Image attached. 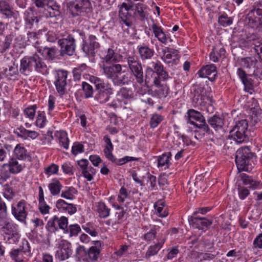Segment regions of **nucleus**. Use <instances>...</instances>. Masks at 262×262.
I'll return each mask as SVG.
<instances>
[{
  "instance_id": "09e8293b",
  "label": "nucleus",
  "mask_w": 262,
  "mask_h": 262,
  "mask_svg": "<svg viewBox=\"0 0 262 262\" xmlns=\"http://www.w3.org/2000/svg\"><path fill=\"white\" fill-rule=\"evenodd\" d=\"M13 38L11 35L6 36L0 43V52L2 54L8 51L10 48Z\"/></svg>"
},
{
  "instance_id": "9b49d317",
  "label": "nucleus",
  "mask_w": 262,
  "mask_h": 262,
  "mask_svg": "<svg viewBox=\"0 0 262 262\" xmlns=\"http://www.w3.org/2000/svg\"><path fill=\"white\" fill-rule=\"evenodd\" d=\"M99 48L98 39L93 35H89L87 39L83 40L82 50L86 55L94 56Z\"/></svg>"
},
{
  "instance_id": "de8ad7c7",
  "label": "nucleus",
  "mask_w": 262,
  "mask_h": 262,
  "mask_svg": "<svg viewBox=\"0 0 262 262\" xmlns=\"http://www.w3.org/2000/svg\"><path fill=\"white\" fill-rule=\"evenodd\" d=\"M81 231V227L78 224H71L66 230L64 234H68L69 237H72L77 236Z\"/></svg>"
},
{
  "instance_id": "ddd939ff",
  "label": "nucleus",
  "mask_w": 262,
  "mask_h": 262,
  "mask_svg": "<svg viewBox=\"0 0 262 262\" xmlns=\"http://www.w3.org/2000/svg\"><path fill=\"white\" fill-rule=\"evenodd\" d=\"M246 19L250 27L259 29L262 27V10L253 7L247 14Z\"/></svg>"
},
{
  "instance_id": "58836bf2",
  "label": "nucleus",
  "mask_w": 262,
  "mask_h": 262,
  "mask_svg": "<svg viewBox=\"0 0 262 262\" xmlns=\"http://www.w3.org/2000/svg\"><path fill=\"white\" fill-rule=\"evenodd\" d=\"M88 250L84 246L78 245L75 250V257L79 261L88 262Z\"/></svg>"
},
{
  "instance_id": "473e14b6",
  "label": "nucleus",
  "mask_w": 262,
  "mask_h": 262,
  "mask_svg": "<svg viewBox=\"0 0 262 262\" xmlns=\"http://www.w3.org/2000/svg\"><path fill=\"white\" fill-rule=\"evenodd\" d=\"M89 80L95 85L96 90L97 91L111 88L110 84L105 83L104 80L99 77L95 76H90Z\"/></svg>"
},
{
  "instance_id": "393cba45",
  "label": "nucleus",
  "mask_w": 262,
  "mask_h": 262,
  "mask_svg": "<svg viewBox=\"0 0 262 262\" xmlns=\"http://www.w3.org/2000/svg\"><path fill=\"white\" fill-rule=\"evenodd\" d=\"M94 245L88 250V262L96 261L101 252V244L100 241H94Z\"/></svg>"
},
{
  "instance_id": "c85d7f7f",
  "label": "nucleus",
  "mask_w": 262,
  "mask_h": 262,
  "mask_svg": "<svg viewBox=\"0 0 262 262\" xmlns=\"http://www.w3.org/2000/svg\"><path fill=\"white\" fill-rule=\"evenodd\" d=\"M38 209L42 214H49L51 207L47 204L44 199L43 190L41 186L38 188Z\"/></svg>"
},
{
  "instance_id": "2eb2a0df",
  "label": "nucleus",
  "mask_w": 262,
  "mask_h": 262,
  "mask_svg": "<svg viewBox=\"0 0 262 262\" xmlns=\"http://www.w3.org/2000/svg\"><path fill=\"white\" fill-rule=\"evenodd\" d=\"M106 64L104 63L100 64V67L103 71L102 73L107 79H111L113 82H115L117 74H120L122 71V65L112 64L108 66Z\"/></svg>"
},
{
  "instance_id": "c756f323",
  "label": "nucleus",
  "mask_w": 262,
  "mask_h": 262,
  "mask_svg": "<svg viewBox=\"0 0 262 262\" xmlns=\"http://www.w3.org/2000/svg\"><path fill=\"white\" fill-rule=\"evenodd\" d=\"M120 56L115 52L111 48L108 49L105 52L104 56L102 57L101 63H109L111 62H117L119 61Z\"/></svg>"
},
{
  "instance_id": "a18cd8bd",
  "label": "nucleus",
  "mask_w": 262,
  "mask_h": 262,
  "mask_svg": "<svg viewBox=\"0 0 262 262\" xmlns=\"http://www.w3.org/2000/svg\"><path fill=\"white\" fill-rule=\"evenodd\" d=\"M57 221L58 216L57 215H54L48 221L46 226V229L48 232L52 233L58 231Z\"/></svg>"
},
{
  "instance_id": "f257e3e1",
  "label": "nucleus",
  "mask_w": 262,
  "mask_h": 262,
  "mask_svg": "<svg viewBox=\"0 0 262 262\" xmlns=\"http://www.w3.org/2000/svg\"><path fill=\"white\" fill-rule=\"evenodd\" d=\"M241 66L247 70V73L242 68L237 70V74L245 86V89L250 94L253 91V80L250 76L260 77L262 75V62L255 57H246L241 58Z\"/></svg>"
},
{
  "instance_id": "c03bdc74",
  "label": "nucleus",
  "mask_w": 262,
  "mask_h": 262,
  "mask_svg": "<svg viewBox=\"0 0 262 262\" xmlns=\"http://www.w3.org/2000/svg\"><path fill=\"white\" fill-rule=\"evenodd\" d=\"M171 156L170 152H165L158 158V167H164V169L168 168L170 162L169 158Z\"/></svg>"
},
{
  "instance_id": "3c124183",
  "label": "nucleus",
  "mask_w": 262,
  "mask_h": 262,
  "mask_svg": "<svg viewBox=\"0 0 262 262\" xmlns=\"http://www.w3.org/2000/svg\"><path fill=\"white\" fill-rule=\"evenodd\" d=\"M2 73L6 77L11 78L12 77L16 75L18 73L17 66L14 63L9 67V69L5 68L2 72Z\"/></svg>"
},
{
  "instance_id": "2f4dec72",
  "label": "nucleus",
  "mask_w": 262,
  "mask_h": 262,
  "mask_svg": "<svg viewBox=\"0 0 262 262\" xmlns=\"http://www.w3.org/2000/svg\"><path fill=\"white\" fill-rule=\"evenodd\" d=\"M166 239L165 237H161L159 239V242L157 244L150 246L146 252L145 257L146 258H149L152 256L156 255L163 247Z\"/></svg>"
},
{
  "instance_id": "b1692460",
  "label": "nucleus",
  "mask_w": 262,
  "mask_h": 262,
  "mask_svg": "<svg viewBox=\"0 0 262 262\" xmlns=\"http://www.w3.org/2000/svg\"><path fill=\"white\" fill-rule=\"evenodd\" d=\"M13 157L20 161L31 160V156L27 149L20 144H18L15 147Z\"/></svg>"
},
{
  "instance_id": "0eeeda50",
  "label": "nucleus",
  "mask_w": 262,
  "mask_h": 262,
  "mask_svg": "<svg viewBox=\"0 0 262 262\" xmlns=\"http://www.w3.org/2000/svg\"><path fill=\"white\" fill-rule=\"evenodd\" d=\"M31 255V247L28 241L23 239L21 245L16 249H12L9 256L13 262H27Z\"/></svg>"
},
{
  "instance_id": "423d86ee",
  "label": "nucleus",
  "mask_w": 262,
  "mask_h": 262,
  "mask_svg": "<svg viewBox=\"0 0 262 262\" xmlns=\"http://www.w3.org/2000/svg\"><path fill=\"white\" fill-rule=\"evenodd\" d=\"M69 8L73 17L88 16L93 11L90 0H74L70 3Z\"/></svg>"
},
{
  "instance_id": "ea45409f",
  "label": "nucleus",
  "mask_w": 262,
  "mask_h": 262,
  "mask_svg": "<svg viewBox=\"0 0 262 262\" xmlns=\"http://www.w3.org/2000/svg\"><path fill=\"white\" fill-rule=\"evenodd\" d=\"M97 211L99 216L101 218H106L110 215V209L102 202L97 203Z\"/></svg>"
},
{
  "instance_id": "20e7f679",
  "label": "nucleus",
  "mask_w": 262,
  "mask_h": 262,
  "mask_svg": "<svg viewBox=\"0 0 262 262\" xmlns=\"http://www.w3.org/2000/svg\"><path fill=\"white\" fill-rule=\"evenodd\" d=\"M255 154L248 146H243L236 152L235 163L238 171H250L255 165Z\"/></svg>"
},
{
  "instance_id": "1a4fd4ad",
  "label": "nucleus",
  "mask_w": 262,
  "mask_h": 262,
  "mask_svg": "<svg viewBox=\"0 0 262 262\" xmlns=\"http://www.w3.org/2000/svg\"><path fill=\"white\" fill-rule=\"evenodd\" d=\"M248 121L246 119L241 120L236 123L230 132V136L235 142L243 143L247 140L246 134L248 129Z\"/></svg>"
},
{
  "instance_id": "4d7b16f0",
  "label": "nucleus",
  "mask_w": 262,
  "mask_h": 262,
  "mask_svg": "<svg viewBox=\"0 0 262 262\" xmlns=\"http://www.w3.org/2000/svg\"><path fill=\"white\" fill-rule=\"evenodd\" d=\"M46 122L47 119L45 113L39 111L36 120V126L40 128L43 127L46 125Z\"/></svg>"
},
{
  "instance_id": "7c9ffc66",
  "label": "nucleus",
  "mask_w": 262,
  "mask_h": 262,
  "mask_svg": "<svg viewBox=\"0 0 262 262\" xmlns=\"http://www.w3.org/2000/svg\"><path fill=\"white\" fill-rule=\"evenodd\" d=\"M151 28L153 31L155 36L157 38L158 40L161 43L166 45L167 43L168 37L163 31L161 27L158 26L156 24H153L151 25Z\"/></svg>"
},
{
  "instance_id": "864d4df0",
  "label": "nucleus",
  "mask_w": 262,
  "mask_h": 262,
  "mask_svg": "<svg viewBox=\"0 0 262 262\" xmlns=\"http://www.w3.org/2000/svg\"><path fill=\"white\" fill-rule=\"evenodd\" d=\"M232 22V18L228 17L227 14L225 13L220 15L218 18L219 24L224 27L231 25Z\"/></svg>"
},
{
  "instance_id": "72a5a7b5",
  "label": "nucleus",
  "mask_w": 262,
  "mask_h": 262,
  "mask_svg": "<svg viewBox=\"0 0 262 262\" xmlns=\"http://www.w3.org/2000/svg\"><path fill=\"white\" fill-rule=\"evenodd\" d=\"M112 94V88L106 89L105 90L97 91L95 98L99 103H104L108 101L110 95Z\"/></svg>"
},
{
  "instance_id": "dca6fc26",
  "label": "nucleus",
  "mask_w": 262,
  "mask_h": 262,
  "mask_svg": "<svg viewBox=\"0 0 262 262\" xmlns=\"http://www.w3.org/2000/svg\"><path fill=\"white\" fill-rule=\"evenodd\" d=\"M151 64L152 67H147L146 68V73H151L153 74L156 73L157 76L155 77L162 78L163 81L166 80L169 78L168 73L165 70L163 65L159 60H157L155 62H152Z\"/></svg>"
},
{
  "instance_id": "6e6552de",
  "label": "nucleus",
  "mask_w": 262,
  "mask_h": 262,
  "mask_svg": "<svg viewBox=\"0 0 262 262\" xmlns=\"http://www.w3.org/2000/svg\"><path fill=\"white\" fill-rule=\"evenodd\" d=\"M58 45L60 47L61 56H72L76 50V40L72 34H67L62 35V38L58 40Z\"/></svg>"
},
{
  "instance_id": "13d9d810",
  "label": "nucleus",
  "mask_w": 262,
  "mask_h": 262,
  "mask_svg": "<svg viewBox=\"0 0 262 262\" xmlns=\"http://www.w3.org/2000/svg\"><path fill=\"white\" fill-rule=\"evenodd\" d=\"M147 186L150 190H155L157 189V178L155 176L148 174L147 181L146 183Z\"/></svg>"
},
{
  "instance_id": "5701e85b",
  "label": "nucleus",
  "mask_w": 262,
  "mask_h": 262,
  "mask_svg": "<svg viewBox=\"0 0 262 262\" xmlns=\"http://www.w3.org/2000/svg\"><path fill=\"white\" fill-rule=\"evenodd\" d=\"M8 167L9 172L10 173L16 174L20 173L25 167L18 161V159L13 157L11 158L8 162L3 165V167Z\"/></svg>"
},
{
  "instance_id": "5fc2aeb1",
  "label": "nucleus",
  "mask_w": 262,
  "mask_h": 262,
  "mask_svg": "<svg viewBox=\"0 0 262 262\" xmlns=\"http://www.w3.org/2000/svg\"><path fill=\"white\" fill-rule=\"evenodd\" d=\"M163 120V117L160 114H154L149 121V125L151 128H154L158 126V125Z\"/></svg>"
},
{
  "instance_id": "e2e57ef3",
  "label": "nucleus",
  "mask_w": 262,
  "mask_h": 262,
  "mask_svg": "<svg viewBox=\"0 0 262 262\" xmlns=\"http://www.w3.org/2000/svg\"><path fill=\"white\" fill-rule=\"evenodd\" d=\"M82 87L85 98H90L93 96V89L91 85L86 82H83Z\"/></svg>"
},
{
  "instance_id": "39448f33",
  "label": "nucleus",
  "mask_w": 262,
  "mask_h": 262,
  "mask_svg": "<svg viewBox=\"0 0 262 262\" xmlns=\"http://www.w3.org/2000/svg\"><path fill=\"white\" fill-rule=\"evenodd\" d=\"M127 68L131 74L134 77L137 83L143 85L144 83L148 85L147 75L144 77L143 69L141 61L136 55H129L126 58Z\"/></svg>"
},
{
  "instance_id": "37998d69",
  "label": "nucleus",
  "mask_w": 262,
  "mask_h": 262,
  "mask_svg": "<svg viewBox=\"0 0 262 262\" xmlns=\"http://www.w3.org/2000/svg\"><path fill=\"white\" fill-rule=\"evenodd\" d=\"M77 193V190L74 187H67L62 191L61 197L67 200H73L75 199Z\"/></svg>"
},
{
  "instance_id": "79ce46f5",
  "label": "nucleus",
  "mask_w": 262,
  "mask_h": 262,
  "mask_svg": "<svg viewBox=\"0 0 262 262\" xmlns=\"http://www.w3.org/2000/svg\"><path fill=\"white\" fill-rule=\"evenodd\" d=\"M149 227L150 229L149 231L146 233L143 236V239L147 242L154 240L159 231L160 227L159 225H150Z\"/></svg>"
},
{
  "instance_id": "0e129e2a",
  "label": "nucleus",
  "mask_w": 262,
  "mask_h": 262,
  "mask_svg": "<svg viewBox=\"0 0 262 262\" xmlns=\"http://www.w3.org/2000/svg\"><path fill=\"white\" fill-rule=\"evenodd\" d=\"M59 167L57 164L52 163L48 167L45 168V173L48 176L52 174H57Z\"/></svg>"
},
{
  "instance_id": "412c9836",
  "label": "nucleus",
  "mask_w": 262,
  "mask_h": 262,
  "mask_svg": "<svg viewBox=\"0 0 262 262\" xmlns=\"http://www.w3.org/2000/svg\"><path fill=\"white\" fill-rule=\"evenodd\" d=\"M78 165L81 168L83 177L89 181L93 179V175L96 173V169L92 166H89V161L86 159H81L78 161Z\"/></svg>"
},
{
  "instance_id": "f8f14e48",
  "label": "nucleus",
  "mask_w": 262,
  "mask_h": 262,
  "mask_svg": "<svg viewBox=\"0 0 262 262\" xmlns=\"http://www.w3.org/2000/svg\"><path fill=\"white\" fill-rule=\"evenodd\" d=\"M68 74L67 71L59 70L56 71L55 75L54 83L57 92L60 95H63L66 93Z\"/></svg>"
},
{
  "instance_id": "052dcab7",
  "label": "nucleus",
  "mask_w": 262,
  "mask_h": 262,
  "mask_svg": "<svg viewBox=\"0 0 262 262\" xmlns=\"http://www.w3.org/2000/svg\"><path fill=\"white\" fill-rule=\"evenodd\" d=\"M20 238V235L17 231L6 236L5 239L9 244H16L19 242Z\"/></svg>"
},
{
  "instance_id": "49530a36",
  "label": "nucleus",
  "mask_w": 262,
  "mask_h": 262,
  "mask_svg": "<svg viewBox=\"0 0 262 262\" xmlns=\"http://www.w3.org/2000/svg\"><path fill=\"white\" fill-rule=\"evenodd\" d=\"M241 180L245 185H249L252 189H256L258 187L259 182L254 181L246 173L241 174Z\"/></svg>"
},
{
  "instance_id": "f03ea898",
  "label": "nucleus",
  "mask_w": 262,
  "mask_h": 262,
  "mask_svg": "<svg viewBox=\"0 0 262 262\" xmlns=\"http://www.w3.org/2000/svg\"><path fill=\"white\" fill-rule=\"evenodd\" d=\"M145 7L142 4L138 3L132 5H128L123 3L120 7L119 16L121 20L122 27L124 31L129 34L134 33V24L132 18L144 20L146 13L144 12Z\"/></svg>"
},
{
  "instance_id": "8fccbe9b",
  "label": "nucleus",
  "mask_w": 262,
  "mask_h": 262,
  "mask_svg": "<svg viewBox=\"0 0 262 262\" xmlns=\"http://www.w3.org/2000/svg\"><path fill=\"white\" fill-rule=\"evenodd\" d=\"M2 231L7 236L10 234L17 231V226L12 222L5 221L4 223V225L2 227Z\"/></svg>"
},
{
  "instance_id": "6e6d98bb",
  "label": "nucleus",
  "mask_w": 262,
  "mask_h": 262,
  "mask_svg": "<svg viewBox=\"0 0 262 262\" xmlns=\"http://www.w3.org/2000/svg\"><path fill=\"white\" fill-rule=\"evenodd\" d=\"M167 254L165 256V258L167 259L171 260L177 257L178 253L180 252L178 246H173L171 248H169L167 249Z\"/></svg>"
},
{
  "instance_id": "bb28decb",
  "label": "nucleus",
  "mask_w": 262,
  "mask_h": 262,
  "mask_svg": "<svg viewBox=\"0 0 262 262\" xmlns=\"http://www.w3.org/2000/svg\"><path fill=\"white\" fill-rule=\"evenodd\" d=\"M188 115V123L194 125L196 126L199 123L195 122V121H198L200 122H202L203 121H205V118L204 116L202 115V114L193 109H190L187 112Z\"/></svg>"
},
{
  "instance_id": "603ef678",
  "label": "nucleus",
  "mask_w": 262,
  "mask_h": 262,
  "mask_svg": "<svg viewBox=\"0 0 262 262\" xmlns=\"http://www.w3.org/2000/svg\"><path fill=\"white\" fill-rule=\"evenodd\" d=\"M57 49L55 48H44L42 54L48 59L53 60L56 57Z\"/></svg>"
},
{
  "instance_id": "aec40b11",
  "label": "nucleus",
  "mask_w": 262,
  "mask_h": 262,
  "mask_svg": "<svg viewBox=\"0 0 262 262\" xmlns=\"http://www.w3.org/2000/svg\"><path fill=\"white\" fill-rule=\"evenodd\" d=\"M138 54L142 61L149 60L154 57L155 52L153 48H150L148 45L142 43L137 47Z\"/></svg>"
},
{
  "instance_id": "9d476101",
  "label": "nucleus",
  "mask_w": 262,
  "mask_h": 262,
  "mask_svg": "<svg viewBox=\"0 0 262 262\" xmlns=\"http://www.w3.org/2000/svg\"><path fill=\"white\" fill-rule=\"evenodd\" d=\"M27 206V203L24 200L11 205V213L14 218L18 221L25 224L28 215Z\"/></svg>"
},
{
  "instance_id": "69168bd1",
  "label": "nucleus",
  "mask_w": 262,
  "mask_h": 262,
  "mask_svg": "<svg viewBox=\"0 0 262 262\" xmlns=\"http://www.w3.org/2000/svg\"><path fill=\"white\" fill-rule=\"evenodd\" d=\"M59 144L64 148H69V140L66 133H61L58 138Z\"/></svg>"
},
{
  "instance_id": "a878e982",
  "label": "nucleus",
  "mask_w": 262,
  "mask_h": 262,
  "mask_svg": "<svg viewBox=\"0 0 262 262\" xmlns=\"http://www.w3.org/2000/svg\"><path fill=\"white\" fill-rule=\"evenodd\" d=\"M117 96L118 102L123 101L127 104L134 98V93L131 89L123 87L118 91Z\"/></svg>"
},
{
  "instance_id": "c9c22d12",
  "label": "nucleus",
  "mask_w": 262,
  "mask_h": 262,
  "mask_svg": "<svg viewBox=\"0 0 262 262\" xmlns=\"http://www.w3.org/2000/svg\"><path fill=\"white\" fill-rule=\"evenodd\" d=\"M207 121L209 125L215 130L222 128L224 124V119L216 115L209 117Z\"/></svg>"
},
{
  "instance_id": "a211bd4d",
  "label": "nucleus",
  "mask_w": 262,
  "mask_h": 262,
  "mask_svg": "<svg viewBox=\"0 0 262 262\" xmlns=\"http://www.w3.org/2000/svg\"><path fill=\"white\" fill-rule=\"evenodd\" d=\"M180 57L179 52L175 49L166 47L162 49L161 58L166 63H176Z\"/></svg>"
},
{
  "instance_id": "4468645a",
  "label": "nucleus",
  "mask_w": 262,
  "mask_h": 262,
  "mask_svg": "<svg viewBox=\"0 0 262 262\" xmlns=\"http://www.w3.org/2000/svg\"><path fill=\"white\" fill-rule=\"evenodd\" d=\"M58 248L56 252L55 256L60 261L68 259L72 254V244L67 240H61L59 244Z\"/></svg>"
},
{
  "instance_id": "a19ab883",
  "label": "nucleus",
  "mask_w": 262,
  "mask_h": 262,
  "mask_svg": "<svg viewBox=\"0 0 262 262\" xmlns=\"http://www.w3.org/2000/svg\"><path fill=\"white\" fill-rule=\"evenodd\" d=\"M62 187V184L56 179H53L48 185L49 189L51 193L54 196L59 194Z\"/></svg>"
},
{
  "instance_id": "4be33fe9",
  "label": "nucleus",
  "mask_w": 262,
  "mask_h": 262,
  "mask_svg": "<svg viewBox=\"0 0 262 262\" xmlns=\"http://www.w3.org/2000/svg\"><path fill=\"white\" fill-rule=\"evenodd\" d=\"M153 83L156 86L154 93L159 98L167 97L169 92V88L166 84H162L160 77H155Z\"/></svg>"
},
{
  "instance_id": "338daca9",
  "label": "nucleus",
  "mask_w": 262,
  "mask_h": 262,
  "mask_svg": "<svg viewBox=\"0 0 262 262\" xmlns=\"http://www.w3.org/2000/svg\"><path fill=\"white\" fill-rule=\"evenodd\" d=\"M36 105H33L26 108L24 112L25 114L31 120H33L36 113Z\"/></svg>"
},
{
  "instance_id": "6ab92c4d",
  "label": "nucleus",
  "mask_w": 262,
  "mask_h": 262,
  "mask_svg": "<svg viewBox=\"0 0 262 262\" xmlns=\"http://www.w3.org/2000/svg\"><path fill=\"white\" fill-rule=\"evenodd\" d=\"M198 74L200 77H207L209 80L213 81L217 75L216 68L213 64L206 65L198 71Z\"/></svg>"
},
{
  "instance_id": "f704fd0d",
  "label": "nucleus",
  "mask_w": 262,
  "mask_h": 262,
  "mask_svg": "<svg viewBox=\"0 0 262 262\" xmlns=\"http://www.w3.org/2000/svg\"><path fill=\"white\" fill-rule=\"evenodd\" d=\"M24 19L26 27L31 28L34 24H37L39 21L37 17L32 10L26 11L24 13Z\"/></svg>"
},
{
  "instance_id": "cd10ccee",
  "label": "nucleus",
  "mask_w": 262,
  "mask_h": 262,
  "mask_svg": "<svg viewBox=\"0 0 262 262\" xmlns=\"http://www.w3.org/2000/svg\"><path fill=\"white\" fill-rule=\"evenodd\" d=\"M103 140L106 144L104 149V153L106 158L112 162H116V158L112 154L114 147L111 138L108 136L105 135L103 137Z\"/></svg>"
},
{
  "instance_id": "680f3d73",
  "label": "nucleus",
  "mask_w": 262,
  "mask_h": 262,
  "mask_svg": "<svg viewBox=\"0 0 262 262\" xmlns=\"http://www.w3.org/2000/svg\"><path fill=\"white\" fill-rule=\"evenodd\" d=\"M57 225L58 230L59 229L62 230L64 233L66 230H67L69 226L68 218L64 216H62L60 217H58Z\"/></svg>"
},
{
  "instance_id": "774afa93",
  "label": "nucleus",
  "mask_w": 262,
  "mask_h": 262,
  "mask_svg": "<svg viewBox=\"0 0 262 262\" xmlns=\"http://www.w3.org/2000/svg\"><path fill=\"white\" fill-rule=\"evenodd\" d=\"M28 129H26L23 126H20L14 130L13 133L17 137L22 139H27Z\"/></svg>"
},
{
  "instance_id": "f3484780",
  "label": "nucleus",
  "mask_w": 262,
  "mask_h": 262,
  "mask_svg": "<svg viewBox=\"0 0 262 262\" xmlns=\"http://www.w3.org/2000/svg\"><path fill=\"white\" fill-rule=\"evenodd\" d=\"M195 214L193 213L191 217L188 218L189 222L192 226L200 230H204L209 228L212 225V220L195 215Z\"/></svg>"
},
{
  "instance_id": "7ed1b4c3",
  "label": "nucleus",
  "mask_w": 262,
  "mask_h": 262,
  "mask_svg": "<svg viewBox=\"0 0 262 262\" xmlns=\"http://www.w3.org/2000/svg\"><path fill=\"white\" fill-rule=\"evenodd\" d=\"M19 71L25 75H29L33 71L43 75L49 73L45 61L36 54L31 56H25L21 59Z\"/></svg>"
},
{
  "instance_id": "bf43d9fd",
  "label": "nucleus",
  "mask_w": 262,
  "mask_h": 262,
  "mask_svg": "<svg viewBox=\"0 0 262 262\" xmlns=\"http://www.w3.org/2000/svg\"><path fill=\"white\" fill-rule=\"evenodd\" d=\"M114 83L117 85H124L128 82V78L126 74H122V71L120 74H117Z\"/></svg>"
},
{
  "instance_id": "e433bc0d",
  "label": "nucleus",
  "mask_w": 262,
  "mask_h": 262,
  "mask_svg": "<svg viewBox=\"0 0 262 262\" xmlns=\"http://www.w3.org/2000/svg\"><path fill=\"white\" fill-rule=\"evenodd\" d=\"M47 17H54L60 15V6L56 2L48 3Z\"/></svg>"
},
{
  "instance_id": "4c0bfd02",
  "label": "nucleus",
  "mask_w": 262,
  "mask_h": 262,
  "mask_svg": "<svg viewBox=\"0 0 262 262\" xmlns=\"http://www.w3.org/2000/svg\"><path fill=\"white\" fill-rule=\"evenodd\" d=\"M0 12L8 18L14 17L15 15V13L13 11L12 8L10 6L9 3L5 1H0Z\"/></svg>"
}]
</instances>
